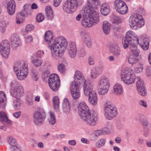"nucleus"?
Masks as SVG:
<instances>
[{"mask_svg": "<svg viewBox=\"0 0 151 151\" xmlns=\"http://www.w3.org/2000/svg\"><path fill=\"white\" fill-rule=\"evenodd\" d=\"M77 52L75 43L74 42H71L70 44V48L68 51L69 56L71 58H74L76 56Z\"/></svg>", "mask_w": 151, "mask_h": 151, "instance_id": "obj_22", "label": "nucleus"}, {"mask_svg": "<svg viewBox=\"0 0 151 151\" xmlns=\"http://www.w3.org/2000/svg\"><path fill=\"white\" fill-rule=\"evenodd\" d=\"M70 86V89L71 95L76 93L77 92L78 93V91H80L79 90L80 86L78 85L75 84L73 83H71Z\"/></svg>", "mask_w": 151, "mask_h": 151, "instance_id": "obj_39", "label": "nucleus"}, {"mask_svg": "<svg viewBox=\"0 0 151 151\" xmlns=\"http://www.w3.org/2000/svg\"><path fill=\"white\" fill-rule=\"evenodd\" d=\"M81 36L87 47L88 48H91L92 46V42L88 35L85 33H82Z\"/></svg>", "mask_w": 151, "mask_h": 151, "instance_id": "obj_24", "label": "nucleus"}, {"mask_svg": "<svg viewBox=\"0 0 151 151\" xmlns=\"http://www.w3.org/2000/svg\"><path fill=\"white\" fill-rule=\"evenodd\" d=\"M139 43L141 47L144 50H147L149 47V40L147 38H145L143 39L142 41V40L140 39H139Z\"/></svg>", "mask_w": 151, "mask_h": 151, "instance_id": "obj_25", "label": "nucleus"}, {"mask_svg": "<svg viewBox=\"0 0 151 151\" xmlns=\"http://www.w3.org/2000/svg\"><path fill=\"white\" fill-rule=\"evenodd\" d=\"M50 117L48 119L49 123L52 125H54L56 123V118L53 112H50Z\"/></svg>", "mask_w": 151, "mask_h": 151, "instance_id": "obj_43", "label": "nucleus"}, {"mask_svg": "<svg viewBox=\"0 0 151 151\" xmlns=\"http://www.w3.org/2000/svg\"><path fill=\"white\" fill-rule=\"evenodd\" d=\"M114 4L116 11L120 14H125L127 12L128 7L123 1L121 0H115L114 2Z\"/></svg>", "mask_w": 151, "mask_h": 151, "instance_id": "obj_12", "label": "nucleus"}, {"mask_svg": "<svg viewBox=\"0 0 151 151\" xmlns=\"http://www.w3.org/2000/svg\"><path fill=\"white\" fill-rule=\"evenodd\" d=\"M112 21L114 23L119 24L122 22V19L120 17L114 15L113 17Z\"/></svg>", "mask_w": 151, "mask_h": 151, "instance_id": "obj_47", "label": "nucleus"}, {"mask_svg": "<svg viewBox=\"0 0 151 151\" xmlns=\"http://www.w3.org/2000/svg\"><path fill=\"white\" fill-rule=\"evenodd\" d=\"M104 115L106 119H112L117 114L116 108L111 102H106L104 106Z\"/></svg>", "mask_w": 151, "mask_h": 151, "instance_id": "obj_5", "label": "nucleus"}, {"mask_svg": "<svg viewBox=\"0 0 151 151\" xmlns=\"http://www.w3.org/2000/svg\"><path fill=\"white\" fill-rule=\"evenodd\" d=\"M6 95L3 91H0V107L4 108L6 105Z\"/></svg>", "mask_w": 151, "mask_h": 151, "instance_id": "obj_28", "label": "nucleus"}, {"mask_svg": "<svg viewBox=\"0 0 151 151\" xmlns=\"http://www.w3.org/2000/svg\"><path fill=\"white\" fill-rule=\"evenodd\" d=\"M85 15L88 17L92 25L97 23L99 21V15L96 10L90 11L89 10H84Z\"/></svg>", "mask_w": 151, "mask_h": 151, "instance_id": "obj_14", "label": "nucleus"}, {"mask_svg": "<svg viewBox=\"0 0 151 151\" xmlns=\"http://www.w3.org/2000/svg\"><path fill=\"white\" fill-rule=\"evenodd\" d=\"M44 41L47 42L48 49L50 50L52 58L58 59L64 53L68 45L67 40L63 36L53 39L52 31H47L44 36Z\"/></svg>", "mask_w": 151, "mask_h": 151, "instance_id": "obj_1", "label": "nucleus"}, {"mask_svg": "<svg viewBox=\"0 0 151 151\" xmlns=\"http://www.w3.org/2000/svg\"><path fill=\"white\" fill-rule=\"evenodd\" d=\"M139 121L140 123L142 126H147L149 124V122L146 117L143 114H139Z\"/></svg>", "mask_w": 151, "mask_h": 151, "instance_id": "obj_33", "label": "nucleus"}, {"mask_svg": "<svg viewBox=\"0 0 151 151\" xmlns=\"http://www.w3.org/2000/svg\"><path fill=\"white\" fill-rule=\"evenodd\" d=\"M6 26L5 22H2L0 23V31L2 33L5 32L6 29Z\"/></svg>", "mask_w": 151, "mask_h": 151, "instance_id": "obj_50", "label": "nucleus"}, {"mask_svg": "<svg viewBox=\"0 0 151 151\" xmlns=\"http://www.w3.org/2000/svg\"><path fill=\"white\" fill-rule=\"evenodd\" d=\"M10 40L11 44L13 47L16 48L20 45L21 41L18 36L14 35H12Z\"/></svg>", "mask_w": 151, "mask_h": 151, "instance_id": "obj_20", "label": "nucleus"}, {"mask_svg": "<svg viewBox=\"0 0 151 151\" xmlns=\"http://www.w3.org/2000/svg\"><path fill=\"white\" fill-rule=\"evenodd\" d=\"M88 63L90 65H93L95 63L94 57L92 56H90L88 58Z\"/></svg>", "mask_w": 151, "mask_h": 151, "instance_id": "obj_57", "label": "nucleus"}, {"mask_svg": "<svg viewBox=\"0 0 151 151\" xmlns=\"http://www.w3.org/2000/svg\"><path fill=\"white\" fill-rule=\"evenodd\" d=\"M58 70L61 73H63L65 71V66L62 64H59L57 67Z\"/></svg>", "mask_w": 151, "mask_h": 151, "instance_id": "obj_54", "label": "nucleus"}, {"mask_svg": "<svg viewBox=\"0 0 151 151\" xmlns=\"http://www.w3.org/2000/svg\"><path fill=\"white\" fill-rule=\"evenodd\" d=\"M90 112L88 107L87 105L85 102L82 101L79 104L78 106V113L81 118L84 117L86 115Z\"/></svg>", "mask_w": 151, "mask_h": 151, "instance_id": "obj_15", "label": "nucleus"}, {"mask_svg": "<svg viewBox=\"0 0 151 151\" xmlns=\"http://www.w3.org/2000/svg\"><path fill=\"white\" fill-rule=\"evenodd\" d=\"M25 42L27 43H30L33 40V38L31 35H29L25 37Z\"/></svg>", "mask_w": 151, "mask_h": 151, "instance_id": "obj_59", "label": "nucleus"}, {"mask_svg": "<svg viewBox=\"0 0 151 151\" xmlns=\"http://www.w3.org/2000/svg\"><path fill=\"white\" fill-rule=\"evenodd\" d=\"M123 91L122 86L120 84H117L114 87V92L116 94L120 95Z\"/></svg>", "mask_w": 151, "mask_h": 151, "instance_id": "obj_36", "label": "nucleus"}, {"mask_svg": "<svg viewBox=\"0 0 151 151\" xmlns=\"http://www.w3.org/2000/svg\"><path fill=\"white\" fill-rule=\"evenodd\" d=\"M122 80L124 83L129 85L134 83L136 78L135 75L132 70L129 69L127 70L122 71L121 75Z\"/></svg>", "mask_w": 151, "mask_h": 151, "instance_id": "obj_7", "label": "nucleus"}, {"mask_svg": "<svg viewBox=\"0 0 151 151\" xmlns=\"http://www.w3.org/2000/svg\"><path fill=\"white\" fill-rule=\"evenodd\" d=\"M102 131L101 130H97L94 132V134L96 137H98L101 135H102Z\"/></svg>", "mask_w": 151, "mask_h": 151, "instance_id": "obj_62", "label": "nucleus"}, {"mask_svg": "<svg viewBox=\"0 0 151 151\" xmlns=\"http://www.w3.org/2000/svg\"><path fill=\"white\" fill-rule=\"evenodd\" d=\"M103 29L105 35H107L109 33L110 31L109 24L107 21H105L103 22Z\"/></svg>", "mask_w": 151, "mask_h": 151, "instance_id": "obj_38", "label": "nucleus"}, {"mask_svg": "<svg viewBox=\"0 0 151 151\" xmlns=\"http://www.w3.org/2000/svg\"><path fill=\"white\" fill-rule=\"evenodd\" d=\"M143 68V65L141 63H139L137 66L135 67V70L136 73H139L141 72Z\"/></svg>", "mask_w": 151, "mask_h": 151, "instance_id": "obj_52", "label": "nucleus"}, {"mask_svg": "<svg viewBox=\"0 0 151 151\" xmlns=\"http://www.w3.org/2000/svg\"><path fill=\"white\" fill-rule=\"evenodd\" d=\"M32 63L36 67L40 66L42 63V61L39 58L35 57L33 58L32 60Z\"/></svg>", "mask_w": 151, "mask_h": 151, "instance_id": "obj_44", "label": "nucleus"}, {"mask_svg": "<svg viewBox=\"0 0 151 151\" xmlns=\"http://www.w3.org/2000/svg\"><path fill=\"white\" fill-rule=\"evenodd\" d=\"M83 2V0H67L63 4V9L67 13H72L76 10L78 6V2L79 5H81Z\"/></svg>", "mask_w": 151, "mask_h": 151, "instance_id": "obj_4", "label": "nucleus"}, {"mask_svg": "<svg viewBox=\"0 0 151 151\" xmlns=\"http://www.w3.org/2000/svg\"><path fill=\"white\" fill-rule=\"evenodd\" d=\"M46 15L49 19H52L53 17V11L51 7L50 6H47L45 8Z\"/></svg>", "mask_w": 151, "mask_h": 151, "instance_id": "obj_37", "label": "nucleus"}, {"mask_svg": "<svg viewBox=\"0 0 151 151\" xmlns=\"http://www.w3.org/2000/svg\"><path fill=\"white\" fill-rule=\"evenodd\" d=\"M36 19L37 22H41L44 19V17L42 14L39 13L36 16Z\"/></svg>", "mask_w": 151, "mask_h": 151, "instance_id": "obj_53", "label": "nucleus"}, {"mask_svg": "<svg viewBox=\"0 0 151 151\" xmlns=\"http://www.w3.org/2000/svg\"><path fill=\"white\" fill-rule=\"evenodd\" d=\"M112 52L114 56L118 57L121 55V50L120 49L117 47L113 49Z\"/></svg>", "mask_w": 151, "mask_h": 151, "instance_id": "obj_51", "label": "nucleus"}, {"mask_svg": "<svg viewBox=\"0 0 151 151\" xmlns=\"http://www.w3.org/2000/svg\"><path fill=\"white\" fill-rule=\"evenodd\" d=\"M106 140L104 138H102L97 141L95 145L96 148H99L104 146L105 144Z\"/></svg>", "mask_w": 151, "mask_h": 151, "instance_id": "obj_45", "label": "nucleus"}, {"mask_svg": "<svg viewBox=\"0 0 151 151\" xmlns=\"http://www.w3.org/2000/svg\"><path fill=\"white\" fill-rule=\"evenodd\" d=\"M129 22V26L132 29L137 27H142L145 24V20L142 16L137 13H133L130 16Z\"/></svg>", "mask_w": 151, "mask_h": 151, "instance_id": "obj_3", "label": "nucleus"}, {"mask_svg": "<svg viewBox=\"0 0 151 151\" xmlns=\"http://www.w3.org/2000/svg\"><path fill=\"white\" fill-rule=\"evenodd\" d=\"M139 38L132 31L129 30L126 33L125 43L123 44V47L127 49L129 45L130 46H134V44L139 43Z\"/></svg>", "mask_w": 151, "mask_h": 151, "instance_id": "obj_6", "label": "nucleus"}, {"mask_svg": "<svg viewBox=\"0 0 151 151\" xmlns=\"http://www.w3.org/2000/svg\"><path fill=\"white\" fill-rule=\"evenodd\" d=\"M0 121L2 123H6L10 124L12 123V122L9 120L6 114L4 111L0 112Z\"/></svg>", "mask_w": 151, "mask_h": 151, "instance_id": "obj_30", "label": "nucleus"}, {"mask_svg": "<svg viewBox=\"0 0 151 151\" xmlns=\"http://www.w3.org/2000/svg\"><path fill=\"white\" fill-rule=\"evenodd\" d=\"M83 91L85 95L88 96L92 94V93L96 92L93 91V86L89 81L86 82L83 85Z\"/></svg>", "mask_w": 151, "mask_h": 151, "instance_id": "obj_18", "label": "nucleus"}, {"mask_svg": "<svg viewBox=\"0 0 151 151\" xmlns=\"http://www.w3.org/2000/svg\"><path fill=\"white\" fill-rule=\"evenodd\" d=\"M21 12H22V16L23 17H27L30 15L32 12V9L27 4L24 5V9Z\"/></svg>", "mask_w": 151, "mask_h": 151, "instance_id": "obj_26", "label": "nucleus"}, {"mask_svg": "<svg viewBox=\"0 0 151 151\" xmlns=\"http://www.w3.org/2000/svg\"><path fill=\"white\" fill-rule=\"evenodd\" d=\"M14 70L19 80H23L28 75V65L24 61L18 62L15 63Z\"/></svg>", "mask_w": 151, "mask_h": 151, "instance_id": "obj_2", "label": "nucleus"}, {"mask_svg": "<svg viewBox=\"0 0 151 151\" xmlns=\"http://www.w3.org/2000/svg\"><path fill=\"white\" fill-rule=\"evenodd\" d=\"M16 4L14 0H11L7 4V10L8 13L12 15L14 13L15 10Z\"/></svg>", "mask_w": 151, "mask_h": 151, "instance_id": "obj_21", "label": "nucleus"}, {"mask_svg": "<svg viewBox=\"0 0 151 151\" xmlns=\"http://www.w3.org/2000/svg\"><path fill=\"white\" fill-rule=\"evenodd\" d=\"M17 145H15V146H12L10 147V150L12 151H21V148L18 147Z\"/></svg>", "mask_w": 151, "mask_h": 151, "instance_id": "obj_61", "label": "nucleus"}, {"mask_svg": "<svg viewBox=\"0 0 151 151\" xmlns=\"http://www.w3.org/2000/svg\"><path fill=\"white\" fill-rule=\"evenodd\" d=\"M137 79L138 80L136 83L137 88L145 86L144 82L141 79L140 77H137Z\"/></svg>", "mask_w": 151, "mask_h": 151, "instance_id": "obj_49", "label": "nucleus"}, {"mask_svg": "<svg viewBox=\"0 0 151 151\" xmlns=\"http://www.w3.org/2000/svg\"><path fill=\"white\" fill-rule=\"evenodd\" d=\"M88 96V101L90 104L93 106H95L97 104L98 99L96 92L92 93V94Z\"/></svg>", "mask_w": 151, "mask_h": 151, "instance_id": "obj_27", "label": "nucleus"}, {"mask_svg": "<svg viewBox=\"0 0 151 151\" xmlns=\"http://www.w3.org/2000/svg\"><path fill=\"white\" fill-rule=\"evenodd\" d=\"M73 98L74 99H76L79 98L81 96V93L80 91H78L75 93L71 95Z\"/></svg>", "mask_w": 151, "mask_h": 151, "instance_id": "obj_58", "label": "nucleus"}, {"mask_svg": "<svg viewBox=\"0 0 151 151\" xmlns=\"http://www.w3.org/2000/svg\"><path fill=\"white\" fill-rule=\"evenodd\" d=\"M21 114L20 111H18L14 112L13 114V116L16 119L18 118Z\"/></svg>", "mask_w": 151, "mask_h": 151, "instance_id": "obj_64", "label": "nucleus"}, {"mask_svg": "<svg viewBox=\"0 0 151 151\" xmlns=\"http://www.w3.org/2000/svg\"><path fill=\"white\" fill-rule=\"evenodd\" d=\"M136 44H134V46H130L131 47L130 48V50L132 53L131 54L133 55V56H135L137 57L140 53V51L136 46Z\"/></svg>", "mask_w": 151, "mask_h": 151, "instance_id": "obj_40", "label": "nucleus"}, {"mask_svg": "<svg viewBox=\"0 0 151 151\" xmlns=\"http://www.w3.org/2000/svg\"><path fill=\"white\" fill-rule=\"evenodd\" d=\"M127 59L128 63L133 65L136 64L139 61V59L137 57L130 53L127 57Z\"/></svg>", "mask_w": 151, "mask_h": 151, "instance_id": "obj_32", "label": "nucleus"}, {"mask_svg": "<svg viewBox=\"0 0 151 151\" xmlns=\"http://www.w3.org/2000/svg\"><path fill=\"white\" fill-rule=\"evenodd\" d=\"M60 82H58L56 84L55 83H52L50 85V82H48L49 86L50 88L53 91H55L58 90L60 85Z\"/></svg>", "mask_w": 151, "mask_h": 151, "instance_id": "obj_46", "label": "nucleus"}, {"mask_svg": "<svg viewBox=\"0 0 151 151\" xmlns=\"http://www.w3.org/2000/svg\"><path fill=\"white\" fill-rule=\"evenodd\" d=\"M32 76L33 79L35 81H37L38 79V75L37 71L33 70L32 71Z\"/></svg>", "mask_w": 151, "mask_h": 151, "instance_id": "obj_56", "label": "nucleus"}, {"mask_svg": "<svg viewBox=\"0 0 151 151\" xmlns=\"http://www.w3.org/2000/svg\"><path fill=\"white\" fill-rule=\"evenodd\" d=\"M62 109L64 112L68 114L70 111V105L69 99L66 98L64 99L62 104Z\"/></svg>", "mask_w": 151, "mask_h": 151, "instance_id": "obj_23", "label": "nucleus"}, {"mask_svg": "<svg viewBox=\"0 0 151 151\" xmlns=\"http://www.w3.org/2000/svg\"><path fill=\"white\" fill-rule=\"evenodd\" d=\"M0 52L4 57H8L10 52V44L8 40H4L0 43Z\"/></svg>", "mask_w": 151, "mask_h": 151, "instance_id": "obj_13", "label": "nucleus"}, {"mask_svg": "<svg viewBox=\"0 0 151 151\" xmlns=\"http://www.w3.org/2000/svg\"><path fill=\"white\" fill-rule=\"evenodd\" d=\"M99 87V95H104L108 92L109 88V79L105 77L101 78L98 83Z\"/></svg>", "mask_w": 151, "mask_h": 151, "instance_id": "obj_9", "label": "nucleus"}, {"mask_svg": "<svg viewBox=\"0 0 151 151\" xmlns=\"http://www.w3.org/2000/svg\"><path fill=\"white\" fill-rule=\"evenodd\" d=\"M54 109L56 111H59V98L57 96H54L52 99Z\"/></svg>", "mask_w": 151, "mask_h": 151, "instance_id": "obj_41", "label": "nucleus"}, {"mask_svg": "<svg viewBox=\"0 0 151 151\" xmlns=\"http://www.w3.org/2000/svg\"><path fill=\"white\" fill-rule=\"evenodd\" d=\"M139 105L145 107H146L147 106V103L146 101L144 100H140L139 101Z\"/></svg>", "mask_w": 151, "mask_h": 151, "instance_id": "obj_63", "label": "nucleus"}, {"mask_svg": "<svg viewBox=\"0 0 151 151\" xmlns=\"http://www.w3.org/2000/svg\"><path fill=\"white\" fill-rule=\"evenodd\" d=\"M103 71L102 67H96L93 68L91 70L90 73V78L92 79H96L100 75Z\"/></svg>", "mask_w": 151, "mask_h": 151, "instance_id": "obj_19", "label": "nucleus"}, {"mask_svg": "<svg viewBox=\"0 0 151 151\" xmlns=\"http://www.w3.org/2000/svg\"><path fill=\"white\" fill-rule=\"evenodd\" d=\"M13 101L12 106L13 108L16 110H19L20 109L22 104L21 99L18 97Z\"/></svg>", "mask_w": 151, "mask_h": 151, "instance_id": "obj_34", "label": "nucleus"}, {"mask_svg": "<svg viewBox=\"0 0 151 151\" xmlns=\"http://www.w3.org/2000/svg\"><path fill=\"white\" fill-rule=\"evenodd\" d=\"M44 55V52L43 51L39 50L37 51L35 55V57L39 58H41Z\"/></svg>", "mask_w": 151, "mask_h": 151, "instance_id": "obj_55", "label": "nucleus"}, {"mask_svg": "<svg viewBox=\"0 0 151 151\" xmlns=\"http://www.w3.org/2000/svg\"><path fill=\"white\" fill-rule=\"evenodd\" d=\"M6 139L7 142L11 147L14 146L15 145H17L16 139L13 137L9 136L7 137Z\"/></svg>", "mask_w": 151, "mask_h": 151, "instance_id": "obj_42", "label": "nucleus"}, {"mask_svg": "<svg viewBox=\"0 0 151 151\" xmlns=\"http://www.w3.org/2000/svg\"><path fill=\"white\" fill-rule=\"evenodd\" d=\"M81 119L88 125L94 126L97 123L98 115L97 113L94 111H91Z\"/></svg>", "mask_w": 151, "mask_h": 151, "instance_id": "obj_10", "label": "nucleus"}, {"mask_svg": "<svg viewBox=\"0 0 151 151\" xmlns=\"http://www.w3.org/2000/svg\"><path fill=\"white\" fill-rule=\"evenodd\" d=\"M34 28V26L32 24H28L25 27V29L27 31H31Z\"/></svg>", "mask_w": 151, "mask_h": 151, "instance_id": "obj_60", "label": "nucleus"}, {"mask_svg": "<svg viewBox=\"0 0 151 151\" xmlns=\"http://www.w3.org/2000/svg\"><path fill=\"white\" fill-rule=\"evenodd\" d=\"M74 78V81L72 82V83H73L79 86H80V84L82 83L84 84L86 82L88 81H86L83 73L78 70H77L75 72Z\"/></svg>", "mask_w": 151, "mask_h": 151, "instance_id": "obj_16", "label": "nucleus"}, {"mask_svg": "<svg viewBox=\"0 0 151 151\" xmlns=\"http://www.w3.org/2000/svg\"><path fill=\"white\" fill-rule=\"evenodd\" d=\"M11 86L15 88L14 89L11 90V95L16 98L20 97L24 95V90L22 86L16 81H13L11 83Z\"/></svg>", "mask_w": 151, "mask_h": 151, "instance_id": "obj_11", "label": "nucleus"}, {"mask_svg": "<svg viewBox=\"0 0 151 151\" xmlns=\"http://www.w3.org/2000/svg\"><path fill=\"white\" fill-rule=\"evenodd\" d=\"M46 118L44 110L41 109L34 112L33 115V123L37 126H40L44 123Z\"/></svg>", "mask_w": 151, "mask_h": 151, "instance_id": "obj_8", "label": "nucleus"}, {"mask_svg": "<svg viewBox=\"0 0 151 151\" xmlns=\"http://www.w3.org/2000/svg\"><path fill=\"white\" fill-rule=\"evenodd\" d=\"M83 18L82 21L81 22L83 26L85 27H90L92 25L90 19V18L88 17L85 15Z\"/></svg>", "mask_w": 151, "mask_h": 151, "instance_id": "obj_31", "label": "nucleus"}, {"mask_svg": "<svg viewBox=\"0 0 151 151\" xmlns=\"http://www.w3.org/2000/svg\"><path fill=\"white\" fill-rule=\"evenodd\" d=\"M100 2L99 0H88L87 6L85 10L90 11L96 10L98 6L100 5Z\"/></svg>", "mask_w": 151, "mask_h": 151, "instance_id": "obj_17", "label": "nucleus"}, {"mask_svg": "<svg viewBox=\"0 0 151 151\" xmlns=\"http://www.w3.org/2000/svg\"><path fill=\"white\" fill-rule=\"evenodd\" d=\"M110 11V7L108 4L104 3L101 5L100 11L103 15H107L109 14Z\"/></svg>", "mask_w": 151, "mask_h": 151, "instance_id": "obj_29", "label": "nucleus"}, {"mask_svg": "<svg viewBox=\"0 0 151 151\" xmlns=\"http://www.w3.org/2000/svg\"><path fill=\"white\" fill-rule=\"evenodd\" d=\"M139 94L142 96H145L147 94V91L145 90V87L143 86L137 88Z\"/></svg>", "mask_w": 151, "mask_h": 151, "instance_id": "obj_48", "label": "nucleus"}, {"mask_svg": "<svg viewBox=\"0 0 151 151\" xmlns=\"http://www.w3.org/2000/svg\"><path fill=\"white\" fill-rule=\"evenodd\" d=\"M48 82H50V85L52 83H55L56 84L58 82H60L59 76L56 74L51 75L50 76Z\"/></svg>", "mask_w": 151, "mask_h": 151, "instance_id": "obj_35", "label": "nucleus"}]
</instances>
